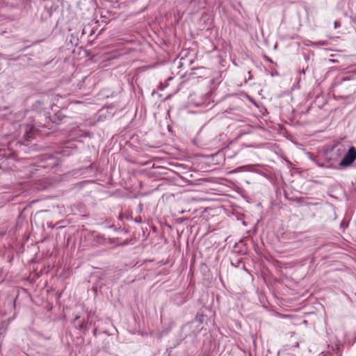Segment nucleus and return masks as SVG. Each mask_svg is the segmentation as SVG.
<instances>
[{
    "label": "nucleus",
    "instance_id": "nucleus-1",
    "mask_svg": "<svg viewBox=\"0 0 356 356\" xmlns=\"http://www.w3.org/2000/svg\"><path fill=\"white\" fill-rule=\"evenodd\" d=\"M356 159V149L354 147H350L345 154L339 165L341 167L350 165Z\"/></svg>",
    "mask_w": 356,
    "mask_h": 356
},
{
    "label": "nucleus",
    "instance_id": "nucleus-2",
    "mask_svg": "<svg viewBox=\"0 0 356 356\" xmlns=\"http://www.w3.org/2000/svg\"><path fill=\"white\" fill-rule=\"evenodd\" d=\"M21 129L24 131L25 134V138L27 140L32 138L33 136V126L29 125V124H23L21 126Z\"/></svg>",
    "mask_w": 356,
    "mask_h": 356
},
{
    "label": "nucleus",
    "instance_id": "nucleus-3",
    "mask_svg": "<svg viewBox=\"0 0 356 356\" xmlns=\"http://www.w3.org/2000/svg\"><path fill=\"white\" fill-rule=\"evenodd\" d=\"M8 328V323H2L0 325V335L4 334Z\"/></svg>",
    "mask_w": 356,
    "mask_h": 356
},
{
    "label": "nucleus",
    "instance_id": "nucleus-4",
    "mask_svg": "<svg viewBox=\"0 0 356 356\" xmlns=\"http://www.w3.org/2000/svg\"><path fill=\"white\" fill-rule=\"evenodd\" d=\"M338 24V23H337V22H335V23H334L335 28H337V27L338 26V24Z\"/></svg>",
    "mask_w": 356,
    "mask_h": 356
}]
</instances>
